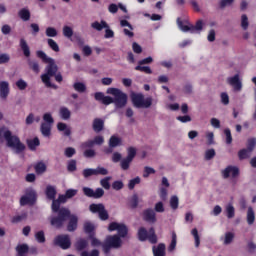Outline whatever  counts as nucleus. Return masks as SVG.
Masks as SVG:
<instances>
[{
	"label": "nucleus",
	"mask_w": 256,
	"mask_h": 256,
	"mask_svg": "<svg viewBox=\"0 0 256 256\" xmlns=\"http://www.w3.org/2000/svg\"><path fill=\"white\" fill-rule=\"evenodd\" d=\"M224 135L226 137V144L231 145V143H233V136L231 135V130L229 128H226L224 130Z\"/></svg>",
	"instance_id": "49"
},
{
	"label": "nucleus",
	"mask_w": 256,
	"mask_h": 256,
	"mask_svg": "<svg viewBox=\"0 0 256 256\" xmlns=\"http://www.w3.org/2000/svg\"><path fill=\"white\" fill-rule=\"evenodd\" d=\"M255 147H256V139L255 138L248 139L246 149L253 153V149H255Z\"/></svg>",
	"instance_id": "55"
},
{
	"label": "nucleus",
	"mask_w": 256,
	"mask_h": 256,
	"mask_svg": "<svg viewBox=\"0 0 256 256\" xmlns=\"http://www.w3.org/2000/svg\"><path fill=\"white\" fill-rule=\"evenodd\" d=\"M59 115L61 119H63L64 121H67L71 119V110H69V108L67 107H61L59 110Z\"/></svg>",
	"instance_id": "25"
},
{
	"label": "nucleus",
	"mask_w": 256,
	"mask_h": 256,
	"mask_svg": "<svg viewBox=\"0 0 256 256\" xmlns=\"http://www.w3.org/2000/svg\"><path fill=\"white\" fill-rule=\"evenodd\" d=\"M95 175H109V170H107L105 167L98 166L97 168H94Z\"/></svg>",
	"instance_id": "48"
},
{
	"label": "nucleus",
	"mask_w": 256,
	"mask_h": 256,
	"mask_svg": "<svg viewBox=\"0 0 256 256\" xmlns=\"http://www.w3.org/2000/svg\"><path fill=\"white\" fill-rule=\"evenodd\" d=\"M235 239V233L233 232H226L224 236L220 238V241H222L223 245H231Z\"/></svg>",
	"instance_id": "19"
},
{
	"label": "nucleus",
	"mask_w": 256,
	"mask_h": 256,
	"mask_svg": "<svg viewBox=\"0 0 256 256\" xmlns=\"http://www.w3.org/2000/svg\"><path fill=\"white\" fill-rule=\"evenodd\" d=\"M113 178L111 176H107L103 179L100 180V185L101 187H103V189H106V191H109V189H111V183L110 181L112 180Z\"/></svg>",
	"instance_id": "29"
},
{
	"label": "nucleus",
	"mask_w": 256,
	"mask_h": 256,
	"mask_svg": "<svg viewBox=\"0 0 256 256\" xmlns=\"http://www.w3.org/2000/svg\"><path fill=\"white\" fill-rule=\"evenodd\" d=\"M67 194L65 195H60L59 198L57 200H53L52 202V211L54 213H57L59 214V207H61V203H66L67 202Z\"/></svg>",
	"instance_id": "16"
},
{
	"label": "nucleus",
	"mask_w": 256,
	"mask_h": 256,
	"mask_svg": "<svg viewBox=\"0 0 256 256\" xmlns=\"http://www.w3.org/2000/svg\"><path fill=\"white\" fill-rule=\"evenodd\" d=\"M10 91L11 89L9 88V82L0 81V99H7Z\"/></svg>",
	"instance_id": "15"
},
{
	"label": "nucleus",
	"mask_w": 256,
	"mask_h": 256,
	"mask_svg": "<svg viewBox=\"0 0 256 256\" xmlns=\"http://www.w3.org/2000/svg\"><path fill=\"white\" fill-rule=\"evenodd\" d=\"M215 157V149H208L205 152V159L206 161H211Z\"/></svg>",
	"instance_id": "62"
},
{
	"label": "nucleus",
	"mask_w": 256,
	"mask_h": 256,
	"mask_svg": "<svg viewBox=\"0 0 256 256\" xmlns=\"http://www.w3.org/2000/svg\"><path fill=\"white\" fill-rule=\"evenodd\" d=\"M28 65H29L30 69H32V71H34V73H39L41 71V69L39 68V62H37L35 60H29Z\"/></svg>",
	"instance_id": "40"
},
{
	"label": "nucleus",
	"mask_w": 256,
	"mask_h": 256,
	"mask_svg": "<svg viewBox=\"0 0 256 256\" xmlns=\"http://www.w3.org/2000/svg\"><path fill=\"white\" fill-rule=\"evenodd\" d=\"M138 239L140 241H147L148 239L149 243L155 245V243H157V235L155 234V229L150 228L149 232H147V229L144 227L140 228L138 230Z\"/></svg>",
	"instance_id": "8"
},
{
	"label": "nucleus",
	"mask_w": 256,
	"mask_h": 256,
	"mask_svg": "<svg viewBox=\"0 0 256 256\" xmlns=\"http://www.w3.org/2000/svg\"><path fill=\"white\" fill-rule=\"evenodd\" d=\"M251 151L248 150V148L246 149H242L238 152V157L241 161H243V159H249V157H251Z\"/></svg>",
	"instance_id": "35"
},
{
	"label": "nucleus",
	"mask_w": 256,
	"mask_h": 256,
	"mask_svg": "<svg viewBox=\"0 0 256 256\" xmlns=\"http://www.w3.org/2000/svg\"><path fill=\"white\" fill-rule=\"evenodd\" d=\"M135 70L142 71L143 73H147L148 75H151V73H153V71L151 70V68L149 66H141V64L136 66Z\"/></svg>",
	"instance_id": "50"
},
{
	"label": "nucleus",
	"mask_w": 256,
	"mask_h": 256,
	"mask_svg": "<svg viewBox=\"0 0 256 256\" xmlns=\"http://www.w3.org/2000/svg\"><path fill=\"white\" fill-rule=\"evenodd\" d=\"M51 127H53V124H41L40 131L44 137H49L51 135Z\"/></svg>",
	"instance_id": "26"
},
{
	"label": "nucleus",
	"mask_w": 256,
	"mask_h": 256,
	"mask_svg": "<svg viewBox=\"0 0 256 256\" xmlns=\"http://www.w3.org/2000/svg\"><path fill=\"white\" fill-rule=\"evenodd\" d=\"M55 195H57V191L55 190V187L48 186L46 188V196L48 197V199L55 201Z\"/></svg>",
	"instance_id": "32"
},
{
	"label": "nucleus",
	"mask_w": 256,
	"mask_h": 256,
	"mask_svg": "<svg viewBox=\"0 0 256 256\" xmlns=\"http://www.w3.org/2000/svg\"><path fill=\"white\" fill-rule=\"evenodd\" d=\"M177 25L180 31H183V33H187L189 31L190 33H192L193 24L189 23V21L181 20V18H177Z\"/></svg>",
	"instance_id": "14"
},
{
	"label": "nucleus",
	"mask_w": 256,
	"mask_h": 256,
	"mask_svg": "<svg viewBox=\"0 0 256 256\" xmlns=\"http://www.w3.org/2000/svg\"><path fill=\"white\" fill-rule=\"evenodd\" d=\"M246 221L248 225H253V223H255V210H253V207H248Z\"/></svg>",
	"instance_id": "24"
},
{
	"label": "nucleus",
	"mask_w": 256,
	"mask_h": 256,
	"mask_svg": "<svg viewBox=\"0 0 256 256\" xmlns=\"http://www.w3.org/2000/svg\"><path fill=\"white\" fill-rule=\"evenodd\" d=\"M54 243L61 249H69L71 247V238L69 235H60L55 238Z\"/></svg>",
	"instance_id": "12"
},
{
	"label": "nucleus",
	"mask_w": 256,
	"mask_h": 256,
	"mask_svg": "<svg viewBox=\"0 0 256 256\" xmlns=\"http://www.w3.org/2000/svg\"><path fill=\"white\" fill-rule=\"evenodd\" d=\"M73 88H74L75 91H77L78 93H85V90L87 89V87L85 86V84L82 83V82H76V83H74Z\"/></svg>",
	"instance_id": "41"
},
{
	"label": "nucleus",
	"mask_w": 256,
	"mask_h": 256,
	"mask_svg": "<svg viewBox=\"0 0 256 256\" xmlns=\"http://www.w3.org/2000/svg\"><path fill=\"white\" fill-rule=\"evenodd\" d=\"M141 183V178L137 176L136 178H133L128 183V189H135V185H139Z\"/></svg>",
	"instance_id": "52"
},
{
	"label": "nucleus",
	"mask_w": 256,
	"mask_h": 256,
	"mask_svg": "<svg viewBox=\"0 0 256 256\" xmlns=\"http://www.w3.org/2000/svg\"><path fill=\"white\" fill-rule=\"evenodd\" d=\"M20 48L22 49L25 57L31 56V50L29 49V44H27V41L25 38L20 39Z\"/></svg>",
	"instance_id": "21"
},
{
	"label": "nucleus",
	"mask_w": 256,
	"mask_h": 256,
	"mask_svg": "<svg viewBox=\"0 0 256 256\" xmlns=\"http://www.w3.org/2000/svg\"><path fill=\"white\" fill-rule=\"evenodd\" d=\"M176 247H177V234L175 232H172V240L168 247V251L170 253H173V251L176 249Z\"/></svg>",
	"instance_id": "36"
},
{
	"label": "nucleus",
	"mask_w": 256,
	"mask_h": 256,
	"mask_svg": "<svg viewBox=\"0 0 256 256\" xmlns=\"http://www.w3.org/2000/svg\"><path fill=\"white\" fill-rule=\"evenodd\" d=\"M85 247H87V240L80 239L77 241L76 248L78 249V251H83V249H85Z\"/></svg>",
	"instance_id": "57"
},
{
	"label": "nucleus",
	"mask_w": 256,
	"mask_h": 256,
	"mask_svg": "<svg viewBox=\"0 0 256 256\" xmlns=\"http://www.w3.org/2000/svg\"><path fill=\"white\" fill-rule=\"evenodd\" d=\"M220 99L223 105H229V94H227V92H222L220 94Z\"/></svg>",
	"instance_id": "63"
},
{
	"label": "nucleus",
	"mask_w": 256,
	"mask_h": 256,
	"mask_svg": "<svg viewBox=\"0 0 256 256\" xmlns=\"http://www.w3.org/2000/svg\"><path fill=\"white\" fill-rule=\"evenodd\" d=\"M62 31L64 37H67V39H71V37H73V28L70 26H64Z\"/></svg>",
	"instance_id": "46"
},
{
	"label": "nucleus",
	"mask_w": 256,
	"mask_h": 256,
	"mask_svg": "<svg viewBox=\"0 0 256 256\" xmlns=\"http://www.w3.org/2000/svg\"><path fill=\"white\" fill-rule=\"evenodd\" d=\"M48 45L51 48L52 51H55L56 53H59V45L55 40L53 39H48Z\"/></svg>",
	"instance_id": "56"
},
{
	"label": "nucleus",
	"mask_w": 256,
	"mask_h": 256,
	"mask_svg": "<svg viewBox=\"0 0 256 256\" xmlns=\"http://www.w3.org/2000/svg\"><path fill=\"white\" fill-rule=\"evenodd\" d=\"M34 169L37 175H43V173L47 171V165L43 162H39L35 165Z\"/></svg>",
	"instance_id": "30"
},
{
	"label": "nucleus",
	"mask_w": 256,
	"mask_h": 256,
	"mask_svg": "<svg viewBox=\"0 0 256 256\" xmlns=\"http://www.w3.org/2000/svg\"><path fill=\"white\" fill-rule=\"evenodd\" d=\"M35 239L38 243H45V233L43 231H39L35 234Z\"/></svg>",
	"instance_id": "60"
},
{
	"label": "nucleus",
	"mask_w": 256,
	"mask_h": 256,
	"mask_svg": "<svg viewBox=\"0 0 256 256\" xmlns=\"http://www.w3.org/2000/svg\"><path fill=\"white\" fill-rule=\"evenodd\" d=\"M16 87L19 89V91H25V89H27V87H28L27 81H25L23 79L17 80Z\"/></svg>",
	"instance_id": "44"
},
{
	"label": "nucleus",
	"mask_w": 256,
	"mask_h": 256,
	"mask_svg": "<svg viewBox=\"0 0 256 256\" xmlns=\"http://www.w3.org/2000/svg\"><path fill=\"white\" fill-rule=\"evenodd\" d=\"M84 231H86V233H93V231H95V224L86 222L84 224Z\"/></svg>",
	"instance_id": "59"
},
{
	"label": "nucleus",
	"mask_w": 256,
	"mask_h": 256,
	"mask_svg": "<svg viewBox=\"0 0 256 256\" xmlns=\"http://www.w3.org/2000/svg\"><path fill=\"white\" fill-rule=\"evenodd\" d=\"M81 256H99V251L98 250H92L91 253L87 251H83L81 253Z\"/></svg>",
	"instance_id": "64"
},
{
	"label": "nucleus",
	"mask_w": 256,
	"mask_h": 256,
	"mask_svg": "<svg viewBox=\"0 0 256 256\" xmlns=\"http://www.w3.org/2000/svg\"><path fill=\"white\" fill-rule=\"evenodd\" d=\"M144 219L145 221H148V223H155L157 221L155 211L152 209L144 211Z\"/></svg>",
	"instance_id": "20"
},
{
	"label": "nucleus",
	"mask_w": 256,
	"mask_h": 256,
	"mask_svg": "<svg viewBox=\"0 0 256 256\" xmlns=\"http://www.w3.org/2000/svg\"><path fill=\"white\" fill-rule=\"evenodd\" d=\"M68 219V231H75V229H77L78 218L76 215H71V211L67 208H61L59 210L58 217H53L51 219V225L54 227H61Z\"/></svg>",
	"instance_id": "3"
},
{
	"label": "nucleus",
	"mask_w": 256,
	"mask_h": 256,
	"mask_svg": "<svg viewBox=\"0 0 256 256\" xmlns=\"http://www.w3.org/2000/svg\"><path fill=\"white\" fill-rule=\"evenodd\" d=\"M103 143H105V138H103V136H96L93 140L82 143L81 149L95 147V145H103Z\"/></svg>",
	"instance_id": "13"
},
{
	"label": "nucleus",
	"mask_w": 256,
	"mask_h": 256,
	"mask_svg": "<svg viewBox=\"0 0 256 256\" xmlns=\"http://www.w3.org/2000/svg\"><path fill=\"white\" fill-rule=\"evenodd\" d=\"M67 169L68 171H70V173H73V171H77V161L75 160L68 161Z\"/></svg>",
	"instance_id": "58"
},
{
	"label": "nucleus",
	"mask_w": 256,
	"mask_h": 256,
	"mask_svg": "<svg viewBox=\"0 0 256 256\" xmlns=\"http://www.w3.org/2000/svg\"><path fill=\"white\" fill-rule=\"evenodd\" d=\"M123 187H125V185L123 184V181H121V180H117L112 183V189H114V191H121V189H123Z\"/></svg>",
	"instance_id": "53"
},
{
	"label": "nucleus",
	"mask_w": 256,
	"mask_h": 256,
	"mask_svg": "<svg viewBox=\"0 0 256 256\" xmlns=\"http://www.w3.org/2000/svg\"><path fill=\"white\" fill-rule=\"evenodd\" d=\"M16 250H17L18 256H25L27 251H29V246H27L26 244H21L17 246Z\"/></svg>",
	"instance_id": "39"
},
{
	"label": "nucleus",
	"mask_w": 256,
	"mask_h": 256,
	"mask_svg": "<svg viewBox=\"0 0 256 256\" xmlns=\"http://www.w3.org/2000/svg\"><path fill=\"white\" fill-rule=\"evenodd\" d=\"M182 93H184V95H193V85L186 83L182 88Z\"/></svg>",
	"instance_id": "43"
},
{
	"label": "nucleus",
	"mask_w": 256,
	"mask_h": 256,
	"mask_svg": "<svg viewBox=\"0 0 256 256\" xmlns=\"http://www.w3.org/2000/svg\"><path fill=\"white\" fill-rule=\"evenodd\" d=\"M226 83L232 87L234 93H241L243 91V78H241V74L229 76L226 78Z\"/></svg>",
	"instance_id": "7"
},
{
	"label": "nucleus",
	"mask_w": 256,
	"mask_h": 256,
	"mask_svg": "<svg viewBox=\"0 0 256 256\" xmlns=\"http://www.w3.org/2000/svg\"><path fill=\"white\" fill-rule=\"evenodd\" d=\"M191 235L194 237L195 247H199V245H201V238L199 237L197 228L191 230Z\"/></svg>",
	"instance_id": "37"
},
{
	"label": "nucleus",
	"mask_w": 256,
	"mask_h": 256,
	"mask_svg": "<svg viewBox=\"0 0 256 256\" xmlns=\"http://www.w3.org/2000/svg\"><path fill=\"white\" fill-rule=\"evenodd\" d=\"M36 55L39 57V59H42V61L47 64L45 73L41 75L42 83H44L45 87L57 89V85L51 83V77H55L56 81L61 83V81H63V76L61 73L57 74L58 67L57 64H55V60L47 56V54L41 50H38Z\"/></svg>",
	"instance_id": "1"
},
{
	"label": "nucleus",
	"mask_w": 256,
	"mask_h": 256,
	"mask_svg": "<svg viewBox=\"0 0 256 256\" xmlns=\"http://www.w3.org/2000/svg\"><path fill=\"white\" fill-rule=\"evenodd\" d=\"M57 129L58 131L64 132V135H66V137H69V135H71V128L63 122H59L57 124Z\"/></svg>",
	"instance_id": "27"
},
{
	"label": "nucleus",
	"mask_w": 256,
	"mask_h": 256,
	"mask_svg": "<svg viewBox=\"0 0 256 256\" xmlns=\"http://www.w3.org/2000/svg\"><path fill=\"white\" fill-rule=\"evenodd\" d=\"M43 123L49 124V125H53V123H55V120H53V116L51 115V113H45L43 115Z\"/></svg>",
	"instance_id": "51"
},
{
	"label": "nucleus",
	"mask_w": 256,
	"mask_h": 256,
	"mask_svg": "<svg viewBox=\"0 0 256 256\" xmlns=\"http://www.w3.org/2000/svg\"><path fill=\"white\" fill-rule=\"evenodd\" d=\"M94 97L96 101H101L103 105H111V103H113V98H111L110 96H105V94H103L102 92H96L94 94Z\"/></svg>",
	"instance_id": "17"
},
{
	"label": "nucleus",
	"mask_w": 256,
	"mask_h": 256,
	"mask_svg": "<svg viewBox=\"0 0 256 256\" xmlns=\"http://www.w3.org/2000/svg\"><path fill=\"white\" fill-rule=\"evenodd\" d=\"M19 17L22 21H29L31 19V12H29V9L23 8L19 11Z\"/></svg>",
	"instance_id": "31"
},
{
	"label": "nucleus",
	"mask_w": 256,
	"mask_h": 256,
	"mask_svg": "<svg viewBox=\"0 0 256 256\" xmlns=\"http://www.w3.org/2000/svg\"><path fill=\"white\" fill-rule=\"evenodd\" d=\"M225 213L227 219H233L235 217V207L233 206V204L229 203L226 205Z\"/></svg>",
	"instance_id": "28"
},
{
	"label": "nucleus",
	"mask_w": 256,
	"mask_h": 256,
	"mask_svg": "<svg viewBox=\"0 0 256 256\" xmlns=\"http://www.w3.org/2000/svg\"><path fill=\"white\" fill-rule=\"evenodd\" d=\"M108 95H113L112 103H114L116 109H123L127 105V94L117 88H108Z\"/></svg>",
	"instance_id": "6"
},
{
	"label": "nucleus",
	"mask_w": 256,
	"mask_h": 256,
	"mask_svg": "<svg viewBox=\"0 0 256 256\" xmlns=\"http://www.w3.org/2000/svg\"><path fill=\"white\" fill-rule=\"evenodd\" d=\"M166 249L167 247L165 246V244L160 243L157 246L152 247V253L154 256H166L167 255Z\"/></svg>",
	"instance_id": "18"
},
{
	"label": "nucleus",
	"mask_w": 256,
	"mask_h": 256,
	"mask_svg": "<svg viewBox=\"0 0 256 256\" xmlns=\"http://www.w3.org/2000/svg\"><path fill=\"white\" fill-rule=\"evenodd\" d=\"M37 200V192H35L32 188L26 189V194L21 197L20 204L21 205H33Z\"/></svg>",
	"instance_id": "10"
},
{
	"label": "nucleus",
	"mask_w": 256,
	"mask_h": 256,
	"mask_svg": "<svg viewBox=\"0 0 256 256\" xmlns=\"http://www.w3.org/2000/svg\"><path fill=\"white\" fill-rule=\"evenodd\" d=\"M203 20H198L195 25H192V33H201L203 31Z\"/></svg>",
	"instance_id": "38"
},
{
	"label": "nucleus",
	"mask_w": 256,
	"mask_h": 256,
	"mask_svg": "<svg viewBox=\"0 0 256 256\" xmlns=\"http://www.w3.org/2000/svg\"><path fill=\"white\" fill-rule=\"evenodd\" d=\"M104 125L105 122L100 118H96L93 121V129L96 133H100V131H103Z\"/></svg>",
	"instance_id": "23"
},
{
	"label": "nucleus",
	"mask_w": 256,
	"mask_h": 256,
	"mask_svg": "<svg viewBox=\"0 0 256 256\" xmlns=\"http://www.w3.org/2000/svg\"><path fill=\"white\" fill-rule=\"evenodd\" d=\"M46 36L47 37H57V29L53 27L46 28Z\"/></svg>",
	"instance_id": "61"
},
{
	"label": "nucleus",
	"mask_w": 256,
	"mask_h": 256,
	"mask_svg": "<svg viewBox=\"0 0 256 256\" xmlns=\"http://www.w3.org/2000/svg\"><path fill=\"white\" fill-rule=\"evenodd\" d=\"M132 162H133V160H131L129 158L122 159L120 162L121 169H123V171H127V169H129Z\"/></svg>",
	"instance_id": "42"
},
{
	"label": "nucleus",
	"mask_w": 256,
	"mask_h": 256,
	"mask_svg": "<svg viewBox=\"0 0 256 256\" xmlns=\"http://www.w3.org/2000/svg\"><path fill=\"white\" fill-rule=\"evenodd\" d=\"M89 210L91 213H98L102 221H107V219H109V213H107V210H105V205L103 204H91L89 206Z\"/></svg>",
	"instance_id": "9"
},
{
	"label": "nucleus",
	"mask_w": 256,
	"mask_h": 256,
	"mask_svg": "<svg viewBox=\"0 0 256 256\" xmlns=\"http://www.w3.org/2000/svg\"><path fill=\"white\" fill-rule=\"evenodd\" d=\"M170 206H171V209H178L179 207V198L177 196H172L170 198Z\"/></svg>",
	"instance_id": "54"
},
{
	"label": "nucleus",
	"mask_w": 256,
	"mask_h": 256,
	"mask_svg": "<svg viewBox=\"0 0 256 256\" xmlns=\"http://www.w3.org/2000/svg\"><path fill=\"white\" fill-rule=\"evenodd\" d=\"M130 97L132 105H134L136 109H149V107L153 105V97L145 98V95H143V93L132 92Z\"/></svg>",
	"instance_id": "5"
},
{
	"label": "nucleus",
	"mask_w": 256,
	"mask_h": 256,
	"mask_svg": "<svg viewBox=\"0 0 256 256\" xmlns=\"http://www.w3.org/2000/svg\"><path fill=\"white\" fill-rule=\"evenodd\" d=\"M92 29H95L96 31H103V29H107L109 27V24L102 20L101 22L95 21L91 24Z\"/></svg>",
	"instance_id": "22"
},
{
	"label": "nucleus",
	"mask_w": 256,
	"mask_h": 256,
	"mask_svg": "<svg viewBox=\"0 0 256 256\" xmlns=\"http://www.w3.org/2000/svg\"><path fill=\"white\" fill-rule=\"evenodd\" d=\"M0 135H3L2 137L5 139L7 147L13 150L14 153H23V151H25V144L7 128L5 131H2Z\"/></svg>",
	"instance_id": "4"
},
{
	"label": "nucleus",
	"mask_w": 256,
	"mask_h": 256,
	"mask_svg": "<svg viewBox=\"0 0 256 256\" xmlns=\"http://www.w3.org/2000/svg\"><path fill=\"white\" fill-rule=\"evenodd\" d=\"M223 179H237L239 177V167L229 165L221 171Z\"/></svg>",
	"instance_id": "11"
},
{
	"label": "nucleus",
	"mask_w": 256,
	"mask_h": 256,
	"mask_svg": "<svg viewBox=\"0 0 256 256\" xmlns=\"http://www.w3.org/2000/svg\"><path fill=\"white\" fill-rule=\"evenodd\" d=\"M27 144L31 151H35V149H37V147L40 145L39 138L30 139L27 141Z\"/></svg>",
	"instance_id": "34"
},
{
	"label": "nucleus",
	"mask_w": 256,
	"mask_h": 256,
	"mask_svg": "<svg viewBox=\"0 0 256 256\" xmlns=\"http://www.w3.org/2000/svg\"><path fill=\"white\" fill-rule=\"evenodd\" d=\"M122 141L119 136H111L109 140V147H119L121 145Z\"/></svg>",
	"instance_id": "33"
},
{
	"label": "nucleus",
	"mask_w": 256,
	"mask_h": 256,
	"mask_svg": "<svg viewBox=\"0 0 256 256\" xmlns=\"http://www.w3.org/2000/svg\"><path fill=\"white\" fill-rule=\"evenodd\" d=\"M241 27L242 29H244V31H247V29H249V18L245 14L241 16Z\"/></svg>",
	"instance_id": "45"
},
{
	"label": "nucleus",
	"mask_w": 256,
	"mask_h": 256,
	"mask_svg": "<svg viewBox=\"0 0 256 256\" xmlns=\"http://www.w3.org/2000/svg\"><path fill=\"white\" fill-rule=\"evenodd\" d=\"M156 171L153 167L146 166L144 167L143 177L144 179H147L149 175H155Z\"/></svg>",
	"instance_id": "47"
},
{
	"label": "nucleus",
	"mask_w": 256,
	"mask_h": 256,
	"mask_svg": "<svg viewBox=\"0 0 256 256\" xmlns=\"http://www.w3.org/2000/svg\"><path fill=\"white\" fill-rule=\"evenodd\" d=\"M108 231H117L118 235L107 236L103 245V251L109 253V249H119L123 245L121 237H127L128 229L123 223L112 222L108 226Z\"/></svg>",
	"instance_id": "2"
}]
</instances>
